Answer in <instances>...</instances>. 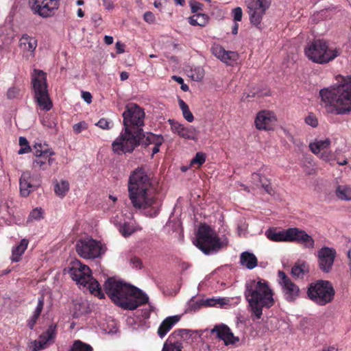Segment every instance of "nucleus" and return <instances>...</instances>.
Returning a JSON list of instances; mask_svg holds the SVG:
<instances>
[{"label":"nucleus","mask_w":351,"mask_h":351,"mask_svg":"<svg viewBox=\"0 0 351 351\" xmlns=\"http://www.w3.org/2000/svg\"><path fill=\"white\" fill-rule=\"evenodd\" d=\"M104 289L111 300L124 309L134 310L149 300L148 296L141 290L114 278L106 281Z\"/></svg>","instance_id":"nucleus-1"},{"label":"nucleus","mask_w":351,"mask_h":351,"mask_svg":"<svg viewBox=\"0 0 351 351\" xmlns=\"http://www.w3.org/2000/svg\"><path fill=\"white\" fill-rule=\"evenodd\" d=\"M244 295L248 302V309L253 321L260 319L263 309L270 308L275 303L272 289L263 279L247 281L245 283Z\"/></svg>","instance_id":"nucleus-2"},{"label":"nucleus","mask_w":351,"mask_h":351,"mask_svg":"<svg viewBox=\"0 0 351 351\" xmlns=\"http://www.w3.org/2000/svg\"><path fill=\"white\" fill-rule=\"evenodd\" d=\"M151 182L143 167L132 171L129 178L128 193L132 206L136 209H146L156 204V198L149 193Z\"/></svg>","instance_id":"nucleus-3"},{"label":"nucleus","mask_w":351,"mask_h":351,"mask_svg":"<svg viewBox=\"0 0 351 351\" xmlns=\"http://www.w3.org/2000/svg\"><path fill=\"white\" fill-rule=\"evenodd\" d=\"M322 104L331 113L344 114L351 112V82L321 89Z\"/></svg>","instance_id":"nucleus-4"},{"label":"nucleus","mask_w":351,"mask_h":351,"mask_svg":"<svg viewBox=\"0 0 351 351\" xmlns=\"http://www.w3.org/2000/svg\"><path fill=\"white\" fill-rule=\"evenodd\" d=\"M90 272V269L87 265H83L78 261L73 262L69 269L70 276L77 285L86 287L92 294L99 298H104L99 282L91 276Z\"/></svg>","instance_id":"nucleus-5"},{"label":"nucleus","mask_w":351,"mask_h":351,"mask_svg":"<svg viewBox=\"0 0 351 351\" xmlns=\"http://www.w3.org/2000/svg\"><path fill=\"white\" fill-rule=\"evenodd\" d=\"M145 138L143 132L124 127L120 135L113 141L112 149L119 155L132 153L136 147L143 144Z\"/></svg>","instance_id":"nucleus-6"},{"label":"nucleus","mask_w":351,"mask_h":351,"mask_svg":"<svg viewBox=\"0 0 351 351\" xmlns=\"http://www.w3.org/2000/svg\"><path fill=\"white\" fill-rule=\"evenodd\" d=\"M304 52L309 60L318 64L328 63L340 53L337 49H329L327 42L320 39L308 43L305 47Z\"/></svg>","instance_id":"nucleus-7"},{"label":"nucleus","mask_w":351,"mask_h":351,"mask_svg":"<svg viewBox=\"0 0 351 351\" xmlns=\"http://www.w3.org/2000/svg\"><path fill=\"white\" fill-rule=\"evenodd\" d=\"M193 243L205 254L217 252L222 247V243L215 232L206 224L199 226Z\"/></svg>","instance_id":"nucleus-8"},{"label":"nucleus","mask_w":351,"mask_h":351,"mask_svg":"<svg viewBox=\"0 0 351 351\" xmlns=\"http://www.w3.org/2000/svg\"><path fill=\"white\" fill-rule=\"evenodd\" d=\"M307 293L312 301L323 306L333 300L335 290L328 281L319 280L310 285Z\"/></svg>","instance_id":"nucleus-9"},{"label":"nucleus","mask_w":351,"mask_h":351,"mask_svg":"<svg viewBox=\"0 0 351 351\" xmlns=\"http://www.w3.org/2000/svg\"><path fill=\"white\" fill-rule=\"evenodd\" d=\"M34 98L41 109L49 111L52 107V102L49 97L45 73L38 71V75L32 79Z\"/></svg>","instance_id":"nucleus-10"},{"label":"nucleus","mask_w":351,"mask_h":351,"mask_svg":"<svg viewBox=\"0 0 351 351\" xmlns=\"http://www.w3.org/2000/svg\"><path fill=\"white\" fill-rule=\"evenodd\" d=\"M122 116L123 127L143 132L145 112L138 105L135 104H128Z\"/></svg>","instance_id":"nucleus-11"},{"label":"nucleus","mask_w":351,"mask_h":351,"mask_svg":"<svg viewBox=\"0 0 351 351\" xmlns=\"http://www.w3.org/2000/svg\"><path fill=\"white\" fill-rule=\"evenodd\" d=\"M271 0H245L250 23L255 26L261 24L266 10L271 5Z\"/></svg>","instance_id":"nucleus-12"},{"label":"nucleus","mask_w":351,"mask_h":351,"mask_svg":"<svg viewBox=\"0 0 351 351\" xmlns=\"http://www.w3.org/2000/svg\"><path fill=\"white\" fill-rule=\"evenodd\" d=\"M75 249L79 256L86 259L97 258L101 254L100 243L92 239L77 241Z\"/></svg>","instance_id":"nucleus-13"},{"label":"nucleus","mask_w":351,"mask_h":351,"mask_svg":"<svg viewBox=\"0 0 351 351\" xmlns=\"http://www.w3.org/2000/svg\"><path fill=\"white\" fill-rule=\"evenodd\" d=\"M34 14L46 18L52 16L58 8V0H29Z\"/></svg>","instance_id":"nucleus-14"},{"label":"nucleus","mask_w":351,"mask_h":351,"mask_svg":"<svg viewBox=\"0 0 351 351\" xmlns=\"http://www.w3.org/2000/svg\"><path fill=\"white\" fill-rule=\"evenodd\" d=\"M336 250L332 247H323L317 252L319 268L324 273H329L332 269Z\"/></svg>","instance_id":"nucleus-15"},{"label":"nucleus","mask_w":351,"mask_h":351,"mask_svg":"<svg viewBox=\"0 0 351 351\" xmlns=\"http://www.w3.org/2000/svg\"><path fill=\"white\" fill-rule=\"evenodd\" d=\"M287 242H296L304 245L306 248L313 249L315 241L311 236L304 230L298 228H290L287 229Z\"/></svg>","instance_id":"nucleus-16"},{"label":"nucleus","mask_w":351,"mask_h":351,"mask_svg":"<svg viewBox=\"0 0 351 351\" xmlns=\"http://www.w3.org/2000/svg\"><path fill=\"white\" fill-rule=\"evenodd\" d=\"M19 184L21 195L23 197H27L40 186V182L39 179L34 178L29 172L27 171L22 173Z\"/></svg>","instance_id":"nucleus-17"},{"label":"nucleus","mask_w":351,"mask_h":351,"mask_svg":"<svg viewBox=\"0 0 351 351\" xmlns=\"http://www.w3.org/2000/svg\"><path fill=\"white\" fill-rule=\"evenodd\" d=\"M276 122V117L270 111L260 112L255 119V125L258 130H269L273 128Z\"/></svg>","instance_id":"nucleus-18"},{"label":"nucleus","mask_w":351,"mask_h":351,"mask_svg":"<svg viewBox=\"0 0 351 351\" xmlns=\"http://www.w3.org/2000/svg\"><path fill=\"white\" fill-rule=\"evenodd\" d=\"M211 333H216L217 337L223 340L226 346L234 345L239 341V338L235 337L230 328L224 324L215 326L211 330Z\"/></svg>","instance_id":"nucleus-19"},{"label":"nucleus","mask_w":351,"mask_h":351,"mask_svg":"<svg viewBox=\"0 0 351 351\" xmlns=\"http://www.w3.org/2000/svg\"><path fill=\"white\" fill-rule=\"evenodd\" d=\"M168 122L171 125L173 132L178 134L180 137L187 139L195 138V130L192 128H185L181 123L174 119H169Z\"/></svg>","instance_id":"nucleus-20"},{"label":"nucleus","mask_w":351,"mask_h":351,"mask_svg":"<svg viewBox=\"0 0 351 351\" xmlns=\"http://www.w3.org/2000/svg\"><path fill=\"white\" fill-rule=\"evenodd\" d=\"M212 53L226 64H230V61H236L238 58V53L234 51H226L220 45H214L211 48Z\"/></svg>","instance_id":"nucleus-21"},{"label":"nucleus","mask_w":351,"mask_h":351,"mask_svg":"<svg viewBox=\"0 0 351 351\" xmlns=\"http://www.w3.org/2000/svg\"><path fill=\"white\" fill-rule=\"evenodd\" d=\"M56 325H50L48 329L40 335L39 339L34 341V348L33 351H38L45 348V345L51 339L56 337Z\"/></svg>","instance_id":"nucleus-22"},{"label":"nucleus","mask_w":351,"mask_h":351,"mask_svg":"<svg viewBox=\"0 0 351 351\" xmlns=\"http://www.w3.org/2000/svg\"><path fill=\"white\" fill-rule=\"evenodd\" d=\"M285 299L290 302H294L300 296V289L291 280L282 285Z\"/></svg>","instance_id":"nucleus-23"},{"label":"nucleus","mask_w":351,"mask_h":351,"mask_svg":"<svg viewBox=\"0 0 351 351\" xmlns=\"http://www.w3.org/2000/svg\"><path fill=\"white\" fill-rule=\"evenodd\" d=\"M37 47V40L35 38L31 37L27 34L23 35L19 40V47L21 50L30 56L34 54V50Z\"/></svg>","instance_id":"nucleus-24"},{"label":"nucleus","mask_w":351,"mask_h":351,"mask_svg":"<svg viewBox=\"0 0 351 351\" xmlns=\"http://www.w3.org/2000/svg\"><path fill=\"white\" fill-rule=\"evenodd\" d=\"M180 315L169 316L165 318L160 326L158 328L157 333L158 336L162 339L163 338L168 332H169L172 328L180 321Z\"/></svg>","instance_id":"nucleus-25"},{"label":"nucleus","mask_w":351,"mask_h":351,"mask_svg":"<svg viewBox=\"0 0 351 351\" xmlns=\"http://www.w3.org/2000/svg\"><path fill=\"white\" fill-rule=\"evenodd\" d=\"M163 138L161 136H157L152 133H147L145 139L143 141V145H148L154 144V147L152 149V156L159 152L160 146L162 144Z\"/></svg>","instance_id":"nucleus-26"},{"label":"nucleus","mask_w":351,"mask_h":351,"mask_svg":"<svg viewBox=\"0 0 351 351\" xmlns=\"http://www.w3.org/2000/svg\"><path fill=\"white\" fill-rule=\"evenodd\" d=\"M240 263L247 269H252L257 266L258 260L254 254L249 252H244L241 254Z\"/></svg>","instance_id":"nucleus-27"},{"label":"nucleus","mask_w":351,"mask_h":351,"mask_svg":"<svg viewBox=\"0 0 351 351\" xmlns=\"http://www.w3.org/2000/svg\"><path fill=\"white\" fill-rule=\"evenodd\" d=\"M266 237L275 242H287V230L276 231L274 228H269L265 232Z\"/></svg>","instance_id":"nucleus-28"},{"label":"nucleus","mask_w":351,"mask_h":351,"mask_svg":"<svg viewBox=\"0 0 351 351\" xmlns=\"http://www.w3.org/2000/svg\"><path fill=\"white\" fill-rule=\"evenodd\" d=\"M330 144V139L326 138L325 140L316 141L311 143L309 148L313 154H318L322 150L328 148Z\"/></svg>","instance_id":"nucleus-29"},{"label":"nucleus","mask_w":351,"mask_h":351,"mask_svg":"<svg viewBox=\"0 0 351 351\" xmlns=\"http://www.w3.org/2000/svg\"><path fill=\"white\" fill-rule=\"evenodd\" d=\"M44 306V298L41 296L38 298L37 306L34 312L33 316L29 320L27 326L30 329H33L38 318L39 317Z\"/></svg>","instance_id":"nucleus-30"},{"label":"nucleus","mask_w":351,"mask_h":351,"mask_svg":"<svg viewBox=\"0 0 351 351\" xmlns=\"http://www.w3.org/2000/svg\"><path fill=\"white\" fill-rule=\"evenodd\" d=\"M69 190V183L66 180L58 182L56 180L54 184V191L57 196L64 197Z\"/></svg>","instance_id":"nucleus-31"},{"label":"nucleus","mask_w":351,"mask_h":351,"mask_svg":"<svg viewBox=\"0 0 351 351\" xmlns=\"http://www.w3.org/2000/svg\"><path fill=\"white\" fill-rule=\"evenodd\" d=\"M208 21V16L206 14L197 13L189 18V22L191 25L205 26Z\"/></svg>","instance_id":"nucleus-32"},{"label":"nucleus","mask_w":351,"mask_h":351,"mask_svg":"<svg viewBox=\"0 0 351 351\" xmlns=\"http://www.w3.org/2000/svg\"><path fill=\"white\" fill-rule=\"evenodd\" d=\"M28 245L27 239H22L20 244L12 250V260L14 262H18L21 256L24 253Z\"/></svg>","instance_id":"nucleus-33"},{"label":"nucleus","mask_w":351,"mask_h":351,"mask_svg":"<svg viewBox=\"0 0 351 351\" xmlns=\"http://www.w3.org/2000/svg\"><path fill=\"white\" fill-rule=\"evenodd\" d=\"M335 193L337 197L341 200H351V187L347 185H339Z\"/></svg>","instance_id":"nucleus-34"},{"label":"nucleus","mask_w":351,"mask_h":351,"mask_svg":"<svg viewBox=\"0 0 351 351\" xmlns=\"http://www.w3.org/2000/svg\"><path fill=\"white\" fill-rule=\"evenodd\" d=\"M181 341H173L169 337L164 343L162 351H182Z\"/></svg>","instance_id":"nucleus-35"},{"label":"nucleus","mask_w":351,"mask_h":351,"mask_svg":"<svg viewBox=\"0 0 351 351\" xmlns=\"http://www.w3.org/2000/svg\"><path fill=\"white\" fill-rule=\"evenodd\" d=\"M118 228L121 235L124 237L132 235L137 230L136 227L134 224L128 222H124L123 224L120 223Z\"/></svg>","instance_id":"nucleus-36"},{"label":"nucleus","mask_w":351,"mask_h":351,"mask_svg":"<svg viewBox=\"0 0 351 351\" xmlns=\"http://www.w3.org/2000/svg\"><path fill=\"white\" fill-rule=\"evenodd\" d=\"M229 302L228 299L226 298H210L207 300H202L200 301V304L198 305V306H200L202 305L208 306H215L217 305H219V306H222Z\"/></svg>","instance_id":"nucleus-37"},{"label":"nucleus","mask_w":351,"mask_h":351,"mask_svg":"<svg viewBox=\"0 0 351 351\" xmlns=\"http://www.w3.org/2000/svg\"><path fill=\"white\" fill-rule=\"evenodd\" d=\"M189 332L190 330L186 329H178L172 332L169 338L173 341H180L179 337L180 339L186 340L190 337Z\"/></svg>","instance_id":"nucleus-38"},{"label":"nucleus","mask_w":351,"mask_h":351,"mask_svg":"<svg viewBox=\"0 0 351 351\" xmlns=\"http://www.w3.org/2000/svg\"><path fill=\"white\" fill-rule=\"evenodd\" d=\"M179 106L180 109L182 110V114L184 119L190 123L192 122L194 120V117L193 114L190 111L188 105L182 99H180Z\"/></svg>","instance_id":"nucleus-39"},{"label":"nucleus","mask_w":351,"mask_h":351,"mask_svg":"<svg viewBox=\"0 0 351 351\" xmlns=\"http://www.w3.org/2000/svg\"><path fill=\"white\" fill-rule=\"evenodd\" d=\"M92 347L81 341H75L69 351H92Z\"/></svg>","instance_id":"nucleus-40"},{"label":"nucleus","mask_w":351,"mask_h":351,"mask_svg":"<svg viewBox=\"0 0 351 351\" xmlns=\"http://www.w3.org/2000/svg\"><path fill=\"white\" fill-rule=\"evenodd\" d=\"M33 152H34V154L36 157H41L43 156V154H49V156H52L54 154L53 152L49 151L47 149H43V145L41 143H36L34 145Z\"/></svg>","instance_id":"nucleus-41"},{"label":"nucleus","mask_w":351,"mask_h":351,"mask_svg":"<svg viewBox=\"0 0 351 351\" xmlns=\"http://www.w3.org/2000/svg\"><path fill=\"white\" fill-rule=\"evenodd\" d=\"M19 145L21 147L18 151L19 154H23L31 151V147L29 145L28 141L25 137L21 136L19 138Z\"/></svg>","instance_id":"nucleus-42"},{"label":"nucleus","mask_w":351,"mask_h":351,"mask_svg":"<svg viewBox=\"0 0 351 351\" xmlns=\"http://www.w3.org/2000/svg\"><path fill=\"white\" fill-rule=\"evenodd\" d=\"M204 76V69L201 67L195 68L191 70V77L197 82L201 81Z\"/></svg>","instance_id":"nucleus-43"},{"label":"nucleus","mask_w":351,"mask_h":351,"mask_svg":"<svg viewBox=\"0 0 351 351\" xmlns=\"http://www.w3.org/2000/svg\"><path fill=\"white\" fill-rule=\"evenodd\" d=\"M43 218V210L41 208H35L33 210L28 217V221H32L33 220H40Z\"/></svg>","instance_id":"nucleus-44"},{"label":"nucleus","mask_w":351,"mask_h":351,"mask_svg":"<svg viewBox=\"0 0 351 351\" xmlns=\"http://www.w3.org/2000/svg\"><path fill=\"white\" fill-rule=\"evenodd\" d=\"M33 167L38 169L45 170L47 168L46 159L38 158L33 162Z\"/></svg>","instance_id":"nucleus-45"},{"label":"nucleus","mask_w":351,"mask_h":351,"mask_svg":"<svg viewBox=\"0 0 351 351\" xmlns=\"http://www.w3.org/2000/svg\"><path fill=\"white\" fill-rule=\"evenodd\" d=\"M304 121L307 125L313 128H316L318 125V120L316 116L313 113L308 114V115L305 118Z\"/></svg>","instance_id":"nucleus-46"},{"label":"nucleus","mask_w":351,"mask_h":351,"mask_svg":"<svg viewBox=\"0 0 351 351\" xmlns=\"http://www.w3.org/2000/svg\"><path fill=\"white\" fill-rule=\"evenodd\" d=\"M21 91V89L20 88L15 86L11 87L7 92V97L10 99L16 98L19 95Z\"/></svg>","instance_id":"nucleus-47"},{"label":"nucleus","mask_w":351,"mask_h":351,"mask_svg":"<svg viewBox=\"0 0 351 351\" xmlns=\"http://www.w3.org/2000/svg\"><path fill=\"white\" fill-rule=\"evenodd\" d=\"M205 162V155L203 153L198 152L195 156L191 160V164H197L202 165Z\"/></svg>","instance_id":"nucleus-48"},{"label":"nucleus","mask_w":351,"mask_h":351,"mask_svg":"<svg viewBox=\"0 0 351 351\" xmlns=\"http://www.w3.org/2000/svg\"><path fill=\"white\" fill-rule=\"evenodd\" d=\"M291 274L293 276L297 278L303 276L304 270L302 267V265H294L291 269Z\"/></svg>","instance_id":"nucleus-49"},{"label":"nucleus","mask_w":351,"mask_h":351,"mask_svg":"<svg viewBox=\"0 0 351 351\" xmlns=\"http://www.w3.org/2000/svg\"><path fill=\"white\" fill-rule=\"evenodd\" d=\"M88 128V125L85 121H81L79 122L73 126V132L78 134H80L82 130H86Z\"/></svg>","instance_id":"nucleus-50"},{"label":"nucleus","mask_w":351,"mask_h":351,"mask_svg":"<svg viewBox=\"0 0 351 351\" xmlns=\"http://www.w3.org/2000/svg\"><path fill=\"white\" fill-rule=\"evenodd\" d=\"M233 19L234 21L239 22L242 19L243 12L240 7H237L232 10Z\"/></svg>","instance_id":"nucleus-51"},{"label":"nucleus","mask_w":351,"mask_h":351,"mask_svg":"<svg viewBox=\"0 0 351 351\" xmlns=\"http://www.w3.org/2000/svg\"><path fill=\"white\" fill-rule=\"evenodd\" d=\"M252 176L254 180H258L261 184L263 188L264 186L268 185V183H270L266 178L259 173H254Z\"/></svg>","instance_id":"nucleus-52"},{"label":"nucleus","mask_w":351,"mask_h":351,"mask_svg":"<svg viewBox=\"0 0 351 351\" xmlns=\"http://www.w3.org/2000/svg\"><path fill=\"white\" fill-rule=\"evenodd\" d=\"M189 4H190V6L191 8V12L193 13L197 12L199 10H201L203 8L202 3L195 1H190Z\"/></svg>","instance_id":"nucleus-53"},{"label":"nucleus","mask_w":351,"mask_h":351,"mask_svg":"<svg viewBox=\"0 0 351 351\" xmlns=\"http://www.w3.org/2000/svg\"><path fill=\"white\" fill-rule=\"evenodd\" d=\"M278 275L279 278V283L281 286L291 281V280L287 276L286 274L282 271H279Z\"/></svg>","instance_id":"nucleus-54"},{"label":"nucleus","mask_w":351,"mask_h":351,"mask_svg":"<svg viewBox=\"0 0 351 351\" xmlns=\"http://www.w3.org/2000/svg\"><path fill=\"white\" fill-rule=\"evenodd\" d=\"M95 125L104 130L110 128V122L105 119H101Z\"/></svg>","instance_id":"nucleus-55"},{"label":"nucleus","mask_w":351,"mask_h":351,"mask_svg":"<svg viewBox=\"0 0 351 351\" xmlns=\"http://www.w3.org/2000/svg\"><path fill=\"white\" fill-rule=\"evenodd\" d=\"M143 18H144L145 21L149 23H154V21L155 20V16L153 14V13L151 12H146L144 14Z\"/></svg>","instance_id":"nucleus-56"},{"label":"nucleus","mask_w":351,"mask_h":351,"mask_svg":"<svg viewBox=\"0 0 351 351\" xmlns=\"http://www.w3.org/2000/svg\"><path fill=\"white\" fill-rule=\"evenodd\" d=\"M74 306H75V309L76 311H79V314H82L84 313V312H86L85 309H81V307L82 306H84L85 307L86 306V304L85 302H75L74 303Z\"/></svg>","instance_id":"nucleus-57"},{"label":"nucleus","mask_w":351,"mask_h":351,"mask_svg":"<svg viewBox=\"0 0 351 351\" xmlns=\"http://www.w3.org/2000/svg\"><path fill=\"white\" fill-rule=\"evenodd\" d=\"M130 263L136 268H141L142 265L141 261L137 257H133L130 259Z\"/></svg>","instance_id":"nucleus-58"},{"label":"nucleus","mask_w":351,"mask_h":351,"mask_svg":"<svg viewBox=\"0 0 351 351\" xmlns=\"http://www.w3.org/2000/svg\"><path fill=\"white\" fill-rule=\"evenodd\" d=\"M82 98L87 104H90L92 101V95L89 92H82Z\"/></svg>","instance_id":"nucleus-59"},{"label":"nucleus","mask_w":351,"mask_h":351,"mask_svg":"<svg viewBox=\"0 0 351 351\" xmlns=\"http://www.w3.org/2000/svg\"><path fill=\"white\" fill-rule=\"evenodd\" d=\"M115 47H116L117 53H122L125 51V49H124L125 45H124V44L121 43V42H119V41L117 42Z\"/></svg>","instance_id":"nucleus-60"},{"label":"nucleus","mask_w":351,"mask_h":351,"mask_svg":"<svg viewBox=\"0 0 351 351\" xmlns=\"http://www.w3.org/2000/svg\"><path fill=\"white\" fill-rule=\"evenodd\" d=\"M304 171L307 175H313L315 173V169L312 167L304 166Z\"/></svg>","instance_id":"nucleus-61"},{"label":"nucleus","mask_w":351,"mask_h":351,"mask_svg":"<svg viewBox=\"0 0 351 351\" xmlns=\"http://www.w3.org/2000/svg\"><path fill=\"white\" fill-rule=\"evenodd\" d=\"M321 158L324 160L329 161L332 159V156L330 153L324 152L321 154Z\"/></svg>","instance_id":"nucleus-62"},{"label":"nucleus","mask_w":351,"mask_h":351,"mask_svg":"<svg viewBox=\"0 0 351 351\" xmlns=\"http://www.w3.org/2000/svg\"><path fill=\"white\" fill-rule=\"evenodd\" d=\"M104 42L107 45H111L113 43V37L110 36H105Z\"/></svg>","instance_id":"nucleus-63"},{"label":"nucleus","mask_w":351,"mask_h":351,"mask_svg":"<svg viewBox=\"0 0 351 351\" xmlns=\"http://www.w3.org/2000/svg\"><path fill=\"white\" fill-rule=\"evenodd\" d=\"M263 188L265 190V191L269 194H272V193L274 192L270 183H268V185L264 186Z\"/></svg>","instance_id":"nucleus-64"}]
</instances>
